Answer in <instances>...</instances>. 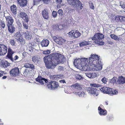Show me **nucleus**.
I'll use <instances>...</instances> for the list:
<instances>
[{
	"instance_id": "9d476101",
	"label": "nucleus",
	"mask_w": 125,
	"mask_h": 125,
	"mask_svg": "<svg viewBox=\"0 0 125 125\" xmlns=\"http://www.w3.org/2000/svg\"><path fill=\"white\" fill-rule=\"evenodd\" d=\"M7 47L3 44H0V55H3L7 52Z\"/></svg>"
},
{
	"instance_id": "c756f323",
	"label": "nucleus",
	"mask_w": 125,
	"mask_h": 125,
	"mask_svg": "<svg viewBox=\"0 0 125 125\" xmlns=\"http://www.w3.org/2000/svg\"><path fill=\"white\" fill-rule=\"evenodd\" d=\"M15 36V38L17 40L19 39L22 37L21 35L19 32H17Z\"/></svg>"
},
{
	"instance_id": "1a4fd4ad",
	"label": "nucleus",
	"mask_w": 125,
	"mask_h": 125,
	"mask_svg": "<svg viewBox=\"0 0 125 125\" xmlns=\"http://www.w3.org/2000/svg\"><path fill=\"white\" fill-rule=\"evenodd\" d=\"M10 74L12 76H16L19 75L20 74L19 69L17 67L12 69L10 71Z\"/></svg>"
},
{
	"instance_id": "a878e982",
	"label": "nucleus",
	"mask_w": 125,
	"mask_h": 125,
	"mask_svg": "<svg viewBox=\"0 0 125 125\" xmlns=\"http://www.w3.org/2000/svg\"><path fill=\"white\" fill-rule=\"evenodd\" d=\"M10 9L12 13L14 14H16V10L17 8L16 6L14 5H13L10 7Z\"/></svg>"
},
{
	"instance_id": "3c124183",
	"label": "nucleus",
	"mask_w": 125,
	"mask_h": 125,
	"mask_svg": "<svg viewBox=\"0 0 125 125\" xmlns=\"http://www.w3.org/2000/svg\"><path fill=\"white\" fill-rule=\"evenodd\" d=\"M62 0H55V1L57 3L61 4L62 2Z\"/></svg>"
},
{
	"instance_id": "09e8293b",
	"label": "nucleus",
	"mask_w": 125,
	"mask_h": 125,
	"mask_svg": "<svg viewBox=\"0 0 125 125\" xmlns=\"http://www.w3.org/2000/svg\"><path fill=\"white\" fill-rule=\"evenodd\" d=\"M52 16L54 17H55L57 15V13L55 11H53L52 12Z\"/></svg>"
},
{
	"instance_id": "2f4dec72",
	"label": "nucleus",
	"mask_w": 125,
	"mask_h": 125,
	"mask_svg": "<svg viewBox=\"0 0 125 125\" xmlns=\"http://www.w3.org/2000/svg\"><path fill=\"white\" fill-rule=\"evenodd\" d=\"M90 86H91L90 87H94V88L96 87H98L100 86V85L95 83H90Z\"/></svg>"
},
{
	"instance_id": "423d86ee",
	"label": "nucleus",
	"mask_w": 125,
	"mask_h": 125,
	"mask_svg": "<svg viewBox=\"0 0 125 125\" xmlns=\"http://www.w3.org/2000/svg\"><path fill=\"white\" fill-rule=\"evenodd\" d=\"M100 90L104 93L108 94L110 95H113L118 94L117 90H115L112 91L111 88L106 86H104L100 89Z\"/></svg>"
},
{
	"instance_id": "0e129e2a",
	"label": "nucleus",
	"mask_w": 125,
	"mask_h": 125,
	"mask_svg": "<svg viewBox=\"0 0 125 125\" xmlns=\"http://www.w3.org/2000/svg\"><path fill=\"white\" fill-rule=\"evenodd\" d=\"M20 24L21 25V24L20 23Z\"/></svg>"
},
{
	"instance_id": "f8f14e48",
	"label": "nucleus",
	"mask_w": 125,
	"mask_h": 125,
	"mask_svg": "<svg viewBox=\"0 0 125 125\" xmlns=\"http://www.w3.org/2000/svg\"><path fill=\"white\" fill-rule=\"evenodd\" d=\"M14 53V52L11 49L9 48L8 49V52L7 55L6 56L7 58L9 59L10 60L13 61V59H12V54Z\"/></svg>"
},
{
	"instance_id": "dca6fc26",
	"label": "nucleus",
	"mask_w": 125,
	"mask_h": 125,
	"mask_svg": "<svg viewBox=\"0 0 125 125\" xmlns=\"http://www.w3.org/2000/svg\"><path fill=\"white\" fill-rule=\"evenodd\" d=\"M18 3L21 7H24L27 4V0H17Z\"/></svg>"
},
{
	"instance_id": "f03ea898",
	"label": "nucleus",
	"mask_w": 125,
	"mask_h": 125,
	"mask_svg": "<svg viewBox=\"0 0 125 125\" xmlns=\"http://www.w3.org/2000/svg\"><path fill=\"white\" fill-rule=\"evenodd\" d=\"M44 60L46 68L51 69H53L58 64L63 63L66 59L63 55L56 53L45 56Z\"/></svg>"
},
{
	"instance_id": "ea45409f",
	"label": "nucleus",
	"mask_w": 125,
	"mask_h": 125,
	"mask_svg": "<svg viewBox=\"0 0 125 125\" xmlns=\"http://www.w3.org/2000/svg\"><path fill=\"white\" fill-rule=\"evenodd\" d=\"M40 37L38 35H36V38L34 39V41L38 43L40 41Z\"/></svg>"
},
{
	"instance_id": "f257e3e1",
	"label": "nucleus",
	"mask_w": 125,
	"mask_h": 125,
	"mask_svg": "<svg viewBox=\"0 0 125 125\" xmlns=\"http://www.w3.org/2000/svg\"><path fill=\"white\" fill-rule=\"evenodd\" d=\"M100 56L97 55L91 54L89 58H76L74 60L73 64L77 68L82 71H86L88 70L98 71L102 69V65L99 60Z\"/></svg>"
},
{
	"instance_id": "4d7b16f0",
	"label": "nucleus",
	"mask_w": 125,
	"mask_h": 125,
	"mask_svg": "<svg viewBox=\"0 0 125 125\" xmlns=\"http://www.w3.org/2000/svg\"><path fill=\"white\" fill-rule=\"evenodd\" d=\"M6 78H7V76H3V77H2V79H6Z\"/></svg>"
},
{
	"instance_id": "0eeeda50",
	"label": "nucleus",
	"mask_w": 125,
	"mask_h": 125,
	"mask_svg": "<svg viewBox=\"0 0 125 125\" xmlns=\"http://www.w3.org/2000/svg\"><path fill=\"white\" fill-rule=\"evenodd\" d=\"M88 92L94 96H97L98 95L99 90L95 88L88 87L86 88Z\"/></svg>"
},
{
	"instance_id": "39448f33",
	"label": "nucleus",
	"mask_w": 125,
	"mask_h": 125,
	"mask_svg": "<svg viewBox=\"0 0 125 125\" xmlns=\"http://www.w3.org/2000/svg\"><path fill=\"white\" fill-rule=\"evenodd\" d=\"M104 38V35L103 34L98 33H96L91 38V39L94 41V42L95 43L102 45L104 44L102 40V39Z\"/></svg>"
},
{
	"instance_id": "c9c22d12",
	"label": "nucleus",
	"mask_w": 125,
	"mask_h": 125,
	"mask_svg": "<svg viewBox=\"0 0 125 125\" xmlns=\"http://www.w3.org/2000/svg\"><path fill=\"white\" fill-rule=\"evenodd\" d=\"M30 71L27 69H25L24 73V74L25 76H27L30 75Z\"/></svg>"
},
{
	"instance_id": "cd10ccee",
	"label": "nucleus",
	"mask_w": 125,
	"mask_h": 125,
	"mask_svg": "<svg viewBox=\"0 0 125 125\" xmlns=\"http://www.w3.org/2000/svg\"><path fill=\"white\" fill-rule=\"evenodd\" d=\"M110 36L112 39L115 41H119L120 40L118 36L115 34H111L110 35Z\"/></svg>"
},
{
	"instance_id": "2eb2a0df",
	"label": "nucleus",
	"mask_w": 125,
	"mask_h": 125,
	"mask_svg": "<svg viewBox=\"0 0 125 125\" xmlns=\"http://www.w3.org/2000/svg\"><path fill=\"white\" fill-rule=\"evenodd\" d=\"M63 77L62 75L59 74L57 75H54L50 76L51 80H58L59 79H62Z\"/></svg>"
},
{
	"instance_id": "37998d69",
	"label": "nucleus",
	"mask_w": 125,
	"mask_h": 125,
	"mask_svg": "<svg viewBox=\"0 0 125 125\" xmlns=\"http://www.w3.org/2000/svg\"><path fill=\"white\" fill-rule=\"evenodd\" d=\"M101 81L104 84H106L107 82V79L105 77H104L101 79Z\"/></svg>"
},
{
	"instance_id": "a19ab883",
	"label": "nucleus",
	"mask_w": 125,
	"mask_h": 125,
	"mask_svg": "<svg viewBox=\"0 0 125 125\" xmlns=\"http://www.w3.org/2000/svg\"><path fill=\"white\" fill-rule=\"evenodd\" d=\"M19 40L22 44H24L25 43V41L24 39L22 37L19 39Z\"/></svg>"
},
{
	"instance_id": "864d4df0",
	"label": "nucleus",
	"mask_w": 125,
	"mask_h": 125,
	"mask_svg": "<svg viewBox=\"0 0 125 125\" xmlns=\"http://www.w3.org/2000/svg\"><path fill=\"white\" fill-rule=\"evenodd\" d=\"M0 73H0V77L1 76H2L4 75L5 74V73H4V72L3 71H2L0 72Z\"/></svg>"
},
{
	"instance_id": "473e14b6",
	"label": "nucleus",
	"mask_w": 125,
	"mask_h": 125,
	"mask_svg": "<svg viewBox=\"0 0 125 125\" xmlns=\"http://www.w3.org/2000/svg\"><path fill=\"white\" fill-rule=\"evenodd\" d=\"M75 77L76 79L79 80L83 79V78L81 75L78 74H76Z\"/></svg>"
},
{
	"instance_id": "69168bd1",
	"label": "nucleus",
	"mask_w": 125,
	"mask_h": 125,
	"mask_svg": "<svg viewBox=\"0 0 125 125\" xmlns=\"http://www.w3.org/2000/svg\"><path fill=\"white\" fill-rule=\"evenodd\" d=\"M0 121H1V120H0Z\"/></svg>"
},
{
	"instance_id": "5701e85b",
	"label": "nucleus",
	"mask_w": 125,
	"mask_h": 125,
	"mask_svg": "<svg viewBox=\"0 0 125 125\" xmlns=\"http://www.w3.org/2000/svg\"><path fill=\"white\" fill-rule=\"evenodd\" d=\"M117 82L119 84L125 83V78L121 76L118 78Z\"/></svg>"
},
{
	"instance_id": "49530a36",
	"label": "nucleus",
	"mask_w": 125,
	"mask_h": 125,
	"mask_svg": "<svg viewBox=\"0 0 125 125\" xmlns=\"http://www.w3.org/2000/svg\"><path fill=\"white\" fill-rule=\"evenodd\" d=\"M19 58V57H18V56L17 55H15L14 57V58H13L12 57V59H13V61H12V60H11L12 62H14V61H15L16 60H17Z\"/></svg>"
},
{
	"instance_id": "7ed1b4c3",
	"label": "nucleus",
	"mask_w": 125,
	"mask_h": 125,
	"mask_svg": "<svg viewBox=\"0 0 125 125\" xmlns=\"http://www.w3.org/2000/svg\"><path fill=\"white\" fill-rule=\"evenodd\" d=\"M36 80L41 85L44 84L45 83L47 84L48 88L50 89H55L59 86V84L57 82L52 81L48 82L47 79L42 78L40 76H38L36 79Z\"/></svg>"
},
{
	"instance_id": "b1692460",
	"label": "nucleus",
	"mask_w": 125,
	"mask_h": 125,
	"mask_svg": "<svg viewBox=\"0 0 125 125\" xmlns=\"http://www.w3.org/2000/svg\"><path fill=\"white\" fill-rule=\"evenodd\" d=\"M91 38H89L88 39L89 41H83L80 43V46H86L89 44V42H90V40Z\"/></svg>"
},
{
	"instance_id": "bb28decb",
	"label": "nucleus",
	"mask_w": 125,
	"mask_h": 125,
	"mask_svg": "<svg viewBox=\"0 0 125 125\" xmlns=\"http://www.w3.org/2000/svg\"><path fill=\"white\" fill-rule=\"evenodd\" d=\"M24 67L26 68H29L33 70L34 69V65L31 64L26 63L24 65Z\"/></svg>"
},
{
	"instance_id": "c03bdc74",
	"label": "nucleus",
	"mask_w": 125,
	"mask_h": 125,
	"mask_svg": "<svg viewBox=\"0 0 125 125\" xmlns=\"http://www.w3.org/2000/svg\"><path fill=\"white\" fill-rule=\"evenodd\" d=\"M120 5L124 9V8H125V3H123L122 1H120Z\"/></svg>"
},
{
	"instance_id": "6e6d98bb",
	"label": "nucleus",
	"mask_w": 125,
	"mask_h": 125,
	"mask_svg": "<svg viewBox=\"0 0 125 125\" xmlns=\"http://www.w3.org/2000/svg\"><path fill=\"white\" fill-rule=\"evenodd\" d=\"M125 21V17H123V16L122 21Z\"/></svg>"
},
{
	"instance_id": "8fccbe9b",
	"label": "nucleus",
	"mask_w": 125,
	"mask_h": 125,
	"mask_svg": "<svg viewBox=\"0 0 125 125\" xmlns=\"http://www.w3.org/2000/svg\"><path fill=\"white\" fill-rule=\"evenodd\" d=\"M50 52V50H47L46 51H44L43 52V53L45 54H49Z\"/></svg>"
},
{
	"instance_id": "72a5a7b5",
	"label": "nucleus",
	"mask_w": 125,
	"mask_h": 125,
	"mask_svg": "<svg viewBox=\"0 0 125 125\" xmlns=\"http://www.w3.org/2000/svg\"><path fill=\"white\" fill-rule=\"evenodd\" d=\"M23 28L27 30L28 29L29 26H28V23L26 22H23Z\"/></svg>"
},
{
	"instance_id": "4c0bfd02",
	"label": "nucleus",
	"mask_w": 125,
	"mask_h": 125,
	"mask_svg": "<svg viewBox=\"0 0 125 125\" xmlns=\"http://www.w3.org/2000/svg\"><path fill=\"white\" fill-rule=\"evenodd\" d=\"M10 65V63L8 62L7 61H5L4 62L3 64V66L4 67H6L7 66H9Z\"/></svg>"
},
{
	"instance_id": "4be33fe9",
	"label": "nucleus",
	"mask_w": 125,
	"mask_h": 125,
	"mask_svg": "<svg viewBox=\"0 0 125 125\" xmlns=\"http://www.w3.org/2000/svg\"><path fill=\"white\" fill-rule=\"evenodd\" d=\"M8 30L10 33H13L15 30V28L12 24L7 25Z\"/></svg>"
},
{
	"instance_id": "412c9836",
	"label": "nucleus",
	"mask_w": 125,
	"mask_h": 125,
	"mask_svg": "<svg viewBox=\"0 0 125 125\" xmlns=\"http://www.w3.org/2000/svg\"><path fill=\"white\" fill-rule=\"evenodd\" d=\"M42 15L43 17L46 19H48L49 17V13L47 10L45 9L42 11Z\"/></svg>"
},
{
	"instance_id": "79ce46f5",
	"label": "nucleus",
	"mask_w": 125,
	"mask_h": 125,
	"mask_svg": "<svg viewBox=\"0 0 125 125\" xmlns=\"http://www.w3.org/2000/svg\"><path fill=\"white\" fill-rule=\"evenodd\" d=\"M0 25L3 28H4L5 27V24L4 22L3 21H1L0 22Z\"/></svg>"
},
{
	"instance_id": "5fc2aeb1",
	"label": "nucleus",
	"mask_w": 125,
	"mask_h": 125,
	"mask_svg": "<svg viewBox=\"0 0 125 125\" xmlns=\"http://www.w3.org/2000/svg\"><path fill=\"white\" fill-rule=\"evenodd\" d=\"M59 82L61 83H65V81L64 80H62L59 81Z\"/></svg>"
},
{
	"instance_id": "ddd939ff",
	"label": "nucleus",
	"mask_w": 125,
	"mask_h": 125,
	"mask_svg": "<svg viewBox=\"0 0 125 125\" xmlns=\"http://www.w3.org/2000/svg\"><path fill=\"white\" fill-rule=\"evenodd\" d=\"M4 16L7 22V25L12 24L14 21L12 17L10 15L6 16V15H4Z\"/></svg>"
},
{
	"instance_id": "393cba45",
	"label": "nucleus",
	"mask_w": 125,
	"mask_h": 125,
	"mask_svg": "<svg viewBox=\"0 0 125 125\" xmlns=\"http://www.w3.org/2000/svg\"><path fill=\"white\" fill-rule=\"evenodd\" d=\"M85 74L87 76L90 78H95L97 76V74L94 73H87Z\"/></svg>"
},
{
	"instance_id": "052dcab7",
	"label": "nucleus",
	"mask_w": 125,
	"mask_h": 125,
	"mask_svg": "<svg viewBox=\"0 0 125 125\" xmlns=\"http://www.w3.org/2000/svg\"><path fill=\"white\" fill-rule=\"evenodd\" d=\"M65 93H67V94H68V93H69L68 92H65Z\"/></svg>"
},
{
	"instance_id": "c85d7f7f",
	"label": "nucleus",
	"mask_w": 125,
	"mask_h": 125,
	"mask_svg": "<svg viewBox=\"0 0 125 125\" xmlns=\"http://www.w3.org/2000/svg\"><path fill=\"white\" fill-rule=\"evenodd\" d=\"M73 93L76 95L78 94L79 97H83L85 94L83 92H75V93L74 92Z\"/></svg>"
},
{
	"instance_id": "603ef678",
	"label": "nucleus",
	"mask_w": 125,
	"mask_h": 125,
	"mask_svg": "<svg viewBox=\"0 0 125 125\" xmlns=\"http://www.w3.org/2000/svg\"><path fill=\"white\" fill-rule=\"evenodd\" d=\"M63 68V67L61 66H59L58 67V70L59 71H61L62 70Z\"/></svg>"
},
{
	"instance_id": "6ab92c4d",
	"label": "nucleus",
	"mask_w": 125,
	"mask_h": 125,
	"mask_svg": "<svg viewBox=\"0 0 125 125\" xmlns=\"http://www.w3.org/2000/svg\"><path fill=\"white\" fill-rule=\"evenodd\" d=\"M25 38L27 40L30 39L32 37V35L31 32L27 31L23 33Z\"/></svg>"
},
{
	"instance_id": "e2e57ef3",
	"label": "nucleus",
	"mask_w": 125,
	"mask_h": 125,
	"mask_svg": "<svg viewBox=\"0 0 125 125\" xmlns=\"http://www.w3.org/2000/svg\"><path fill=\"white\" fill-rule=\"evenodd\" d=\"M0 9H1V5H0Z\"/></svg>"
},
{
	"instance_id": "9b49d317",
	"label": "nucleus",
	"mask_w": 125,
	"mask_h": 125,
	"mask_svg": "<svg viewBox=\"0 0 125 125\" xmlns=\"http://www.w3.org/2000/svg\"><path fill=\"white\" fill-rule=\"evenodd\" d=\"M55 41L60 45H62L65 43L66 41L62 37L57 38L55 37L54 38Z\"/></svg>"
},
{
	"instance_id": "aec40b11",
	"label": "nucleus",
	"mask_w": 125,
	"mask_h": 125,
	"mask_svg": "<svg viewBox=\"0 0 125 125\" xmlns=\"http://www.w3.org/2000/svg\"><path fill=\"white\" fill-rule=\"evenodd\" d=\"M49 42L46 39H43L41 42V44L42 47H47L49 45Z\"/></svg>"
},
{
	"instance_id": "4468645a",
	"label": "nucleus",
	"mask_w": 125,
	"mask_h": 125,
	"mask_svg": "<svg viewBox=\"0 0 125 125\" xmlns=\"http://www.w3.org/2000/svg\"><path fill=\"white\" fill-rule=\"evenodd\" d=\"M101 106L100 105L98 108L99 114L100 115L104 116L106 115L107 114V111L106 110L102 109L100 107Z\"/></svg>"
},
{
	"instance_id": "f704fd0d",
	"label": "nucleus",
	"mask_w": 125,
	"mask_h": 125,
	"mask_svg": "<svg viewBox=\"0 0 125 125\" xmlns=\"http://www.w3.org/2000/svg\"><path fill=\"white\" fill-rule=\"evenodd\" d=\"M39 58L38 56H34L32 58V61L34 62H37L39 60Z\"/></svg>"
},
{
	"instance_id": "a18cd8bd",
	"label": "nucleus",
	"mask_w": 125,
	"mask_h": 125,
	"mask_svg": "<svg viewBox=\"0 0 125 125\" xmlns=\"http://www.w3.org/2000/svg\"><path fill=\"white\" fill-rule=\"evenodd\" d=\"M10 44L12 46H15V41L13 40H11L10 41Z\"/></svg>"
},
{
	"instance_id": "e433bc0d",
	"label": "nucleus",
	"mask_w": 125,
	"mask_h": 125,
	"mask_svg": "<svg viewBox=\"0 0 125 125\" xmlns=\"http://www.w3.org/2000/svg\"><path fill=\"white\" fill-rule=\"evenodd\" d=\"M57 13L59 15L60 17H62L63 14V11L62 9H59L57 12Z\"/></svg>"
},
{
	"instance_id": "20e7f679",
	"label": "nucleus",
	"mask_w": 125,
	"mask_h": 125,
	"mask_svg": "<svg viewBox=\"0 0 125 125\" xmlns=\"http://www.w3.org/2000/svg\"><path fill=\"white\" fill-rule=\"evenodd\" d=\"M67 2L76 10H80L83 8L81 2L79 0H67Z\"/></svg>"
},
{
	"instance_id": "13d9d810",
	"label": "nucleus",
	"mask_w": 125,
	"mask_h": 125,
	"mask_svg": "<svg viewBox=\"0 0 125 125\" xmlns=\"http://www.w3.org/2000/svg\"><path fill=\"white\" fill-rule=\"evenodd\" d=\"M111 42L110 43L111 44H113V43L112 42Z\"/></svg>"
},
{
	"instance_id": "7c9ffc66",
	"label": "nucleus",
	"mask_w": 125,
	"mask_h": 125,
	"mask_svg": "<svg viewBox=\"0 0 125 125\" xmlns=\"http://www.w3.org/2000/svg\"><path fill=\"white\" fill-rule=\"evenodd\" d=\"M123 16H121L117 15L115 16V20L117 21H122Z\"/></svg>"
},
{
	"instance_id": "a211bd4d",
	"label": "nucleus",
	"mask_w": 125,
	"mask_h": 125,
	"mask_svg": "<svg viewBox=\"0 0 125 125\" xmlns=\"http://www.w3.org/2000/svg\"><path fill=\"white\" fill-rule=\"evenodd\" d=\"M19 16L23 20L26 19L27 16L26 13L22 10H20L19 12Z\"/></svg>"
},
{
	"instance_id": "bf43d9fd",
	"label": "nucleus",
	"mask_w": 125,
	"mask_h": 125,
	"mask_svg": "<svg viewBox=\"0 0 125 125\" xmlns=\"http://www.w3.org/2000/svg\"><path fill=\"white\" fill-rule=\"evenodd\" d=\"M105 104L106 105H108V103L107 102H106Z\"/></svg>"
},
{
	"instance_id": "6e6552de",
	"label": "nucleus",
	"mask_w": 125,
	"mask_h": 125,
	"mask_svg": "<svg viewBox=\"0 0 125 125\" xmlns=\"http://www.w3.org/2000/svg\"><path fill=\"white\" fill-rule=\"evenodd\" d=\"M68 35L70 37L75 39L79 37L81 35V34L78 31L74 30L69 32Z\"/></svg>"
},
{
	"instance_id": "de8ad7c7",
	"label": "nucleus",
	"mask_w": 125,
	"mask_h": 125,
	"mask_svg": "<svg viewBox=\"0 0 125 125\" xmlns=\"http://www.w3.org/2000/svg\"><path fill=\"white\" fill-rule=\"evenodd\" d=\"M89 6L90 8L92 9L93 10L94 9V6L93 4L92 3H89Z\"/></svg>"
},
{
	"instance_id": "680f3d73",
	"label": "nucleus",
	"mask_w": 125,
	"mask_h": 125,
	"mask_svg": "<svg viewBox=\"0 0 125 125\" xmlns=\"http://www.w3.org/2000/svg\"><path fill=\"white\" fill-rule=\"evenodd\" d=\"M23 56H24V54H23Z\"/></svg>"
},
{
	"instance_id": "58836bf2",
	"label": "nucleus",
	"mask_w": 125,
	"mask_h": 125,
	"mask_svg": "<svg viewBox=\"0 0 125 125\" xmlns=\"http://www.w3.org/2000/svg\"><path fill=\"white\" fill-rule=\"evenodd\" d=\"M117 80V78L115 77H113L110 81L111 83H114L116 82Z\"/></svg>"
},
{
	"instance_id": "f3484780",
	"label": "nucleus",
	"mask_w": 125,
	"mask_h": 125,
	"mask_svg": "<svg viewBox=\"0 0 125 125\" xmlns=\"http://www.w3.org/2000/svg\"><path fill=\"white\" fill-rule=\"evenodd\" d=\"M71 86L72 88L76 90H81L82 89L81 86L80 84L77 83L71 85Z\"/></svg>"
}]
</instances>
